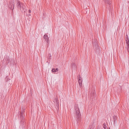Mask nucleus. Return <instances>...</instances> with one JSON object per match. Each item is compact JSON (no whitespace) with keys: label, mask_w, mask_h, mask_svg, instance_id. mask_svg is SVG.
Wrapping results in <instances>:
<instances>
[{"label":"nucleus","mask_w":129,"mask_h":129,"mask_svg":"<svg viewBox=\"0 0 129 129\" xmlns=\"http://www.w3.org/2000/svg\"><path fill=\"white\" fill-rule=\"evenodd\" d=\"M74 108L75 110V117L77 118V120L78 121V119L79 121L81 116V114L78 105H75Z\"/></svg>","instance_id":"1"},{"label":"nucleus","mask_w":129,"mask_h":129,"mask_svg":"<svg viewBox=\"0 0 129 129\" xmlns=\"http://www.w3.org/2000/svg\"><path fill=\"white\" fill-rule=\"evenodd\" d=\"M72 66L73 67L75 68L76 67V65L75 63H73L72 64Z\"/></svg>","instance_id":"15"},{"label":"nucleus","mask_w":129,"mask_h":129,"mask_svg":"<svg viewBox=\"0 0 129 129\" xmlns=\"http://www.w3.org/2000/svg\"><path fill=\"white\" fill-rule=\"evenodd\" d=\"M91 93L90 96V99L91 100H92L93 98L96 96L95 92L94 90V88L93 87L90 90Z\"/></svg>","instance_id":"2"},{"label":"nucleus","mask_w":129,"mask_h":129,"mask_svg":"<svg viewBox=\"0 0 129 129\" xmlns=\"http://www.w3.org/2000/svg\"><path fill=\"white\" fill-rule=\"evenodd\" d=\"M126 39H128V36L127 35H126Z\"/></svg>","instance_id":"20"},{"label":"nucleus","mask_w":129,"mask_h":129,"mask_svg":"<svg viewBox=\"0 0 129 129\" xmlns=\"http://www.w3.org/2000/svg\"><path fill=\"white\" fill-rule=\"evenodd\" d=\"M55 100L56 101V103L57 105H58V101L57 100V99L56 98H55Z\"/></svg>","instance_id":"16"},{"label":"nucleus","mask_w":129,"mask_h":129,"mask_svg":"<svg viewBox=\"0 0 129 129\" xmlns=\"http://www.w3.org/2000/svg\"><path fill=\"white\" fill-rule=\"evenodd\" d=\"M49 38L48 37V36L47 35H44V39H46Z\"/></svg>","instance_id":"14"},{"label":"nucleus","mask_w":129,"mask_h":129,"mask_svg":"<svg viewBox=\"0 0 129 129\" xmlns=\"http://www.w3.org/2000/svg\"><path fill=\"white\" fill-rule=\"evenodd\" d=\"M103 126L104 128H107L106 124L104 123L103 124Z\"/></svg>","instance_id":"13"},{"label":"nucleus","mask_w":129,"mask_h":129,"mask_svg":"<svg viewBox=\"0 0 129 129\" xmlns=\"http://www.w3.org/2000/svg\"><path fill=\"white\" fill-rule=\"evenodd\" d=\"M58 69L57 68H56V69H52V71L53 72H57L58 71Z\"/></svg>","instance_id":"10"},{"label":"nucleus","mask_w":129,"mask_h":129,"mask_svg":"<svg viewBox=\"0 0 129 129\" xmlns=\"http://www.w3.org/2000/svg\"><path fill=\"white\" fill-rule=\"evenodd\" d=\"M79 76H78V82L79 83V85L80 86H81L82 85V82L81 81V77H80V76H79Z\"/></svg>","instance_id":"6"},{"label":"nucleus","mask_w":129,"mask_h":129,"mask_svg":"<svg viewBox=\"0 0 129 129\" xmlns=\"http://www.w3.org/2000/svg\"><path fill=\"white\" fill-rule=\"evenodd\" d=\"M93 126L92 125H90L89 126V127L88 129H93Z\"/></svg>","instance_id":"18"},{"label":"nucleus","mask_w":129,"mask_h":129,"mask_svg":"<svg viewBox=\"0 0 129 129\" xmlns=\"http://www.w3.org/2000/svg\"><path fill=\"white\" fill-rule=\"evenodd\" d=\"M21 125L23 127H24L25 125V123L24 122V120H23V121L21 120Z\"/></svg>","instance_id":"8"},{"label":"nucleus","mask_w":129,"mask_h":129,"mask_svg":"<svg viewBox=\"0 0 129 129\" xmlns=\"http://www.w3.org/2000/svg\"><path fill=\"white\" fill-rule=\"evenodd\" d=\"M127 50L128 53H129V45H127Z\"/></svg>","instance_id":"17"},{"label":"nucleus","mask_w":129,"mask_h":129,"mask_svg":"<svg viewBox=\"0 0 129 129\" xmlns=\"http://www.w3.org/2000/svg\"><path fill=\"white\" fill-rule=\"evenodd\" d=\"M28 12L29 13H30L31 12V11L30 10H28Z\"/></svg>","instance_id":"21"},{"label":"nucleus","mask_w":129,"mask_h":129,"mask_svg":"<svg viewBox=\"0 0 129 129\" xmlns=\"http://www.w3.org/2000/svg\"><path fill=\"white\" fill-rule=\"evenodd\" d=\"M14 3H12L10 4L9 7V8L12 10H13L14 8Z\"/></svg>","instance_id":"5"},{"label":"nucleus","mask_w":129,"mask_h":129,"mask_svg":"<svg viewBox=\"0 0 129 129\" xmlns=\"http://www.w3.org/2000/svg\"><path fill=\"white\" fill-rule=\"evenodd\" d=\"M104 2L106 3L109 4L110 5L111 4V2H110V0H103Z\"/></svg>","instance_id":"9"},{"label":"nucleus","mask_w":129,"mask_h":129,"mask_svg":"<svg viewBox=\"0 0 129 129\" xmlns=\"http://www.w3.org/2000/svg\"><path fill=\"white\" fill-rule=\"evenodd\" d=\"M126 43L127 45H129V39H126Z\"/></svg>","instance_id":"11"},{"label":"nucleus","mask_w":129,"mask_h":129,"mask_svg":"<svg viewBox=\"0 0 129 129\" xmlns=\"http://www.w3.org/2000/svg\"><path fill=\"white\" fill-rule=\"evenodd\" d=\"M93 46L94 49L96 50H98L99 47L98 46L97 40L96 39H95L94 41H93Z\"/></svg>","instance_id":"4"},{"label":"nucleus","mask_w":129,"mask_h":129,"mask_svg":"<svg viewBox=\"0 0 129 129\" xmlns=\"http://www.w3.org/2000/svg\"><path fill=\"white\" fill-rule=\"evenodd\" d=\"M24 112L23 111L20 114V117L21 119V120H22V121H23V120H24V117L23 116V113Z\"/></svg>","instance_id":"7"},{"label":"nucleus","mask_w":129,"mask_h":129,"mask_svg":"<svg viewBox=\"0 0 129 129\" xmlns=\"http://www.w3.org/2000/svg\"><path fill=\"white\" fill-rule=\"evenodd\" d=\"M51 55L50 54H49L48 55V56H47V58H48L49 59H51Z\"/></svg>","instance_id":"12"},{"label":"nucleus","mask_w":129,"mask_h":129,"mask_svg":"<svg viewBox=\"0 0 129 129\" xmlns=\"http://www.w3.org/2000/svg\"><path fill=\"white\" fill-rule=\"evenodd\" d=\"M16 6L18 9H19L21 10V9L24 8V5L23 3L18 0L17 1Z\"/></svg>","instance_id":"3"},{"label":"nucleus","mask_w":129,"mask_h":129,"mask_svg":"<svg viewBox=\"0 0 129 129\" xmlns=\"http://www.w3.org/2000/svg\"><path fill=\"white\" fill-rule=\"evenodd\" d=\"M45 39V41H46V42H47V43H48V42L49 41V38H47L46 39Z\"/></svg>","instance_id":"19"}]
</instances>
